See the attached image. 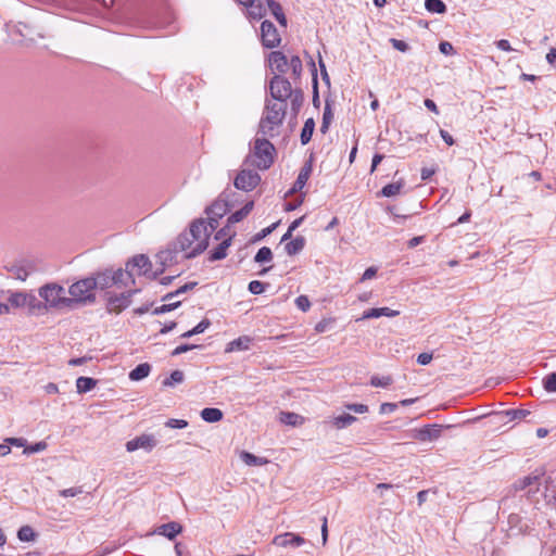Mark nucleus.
<instances>
[{"label":"nucleus","instance_id":"nucleus-48","mask_svg":"<svg viewBox=\"0 0 556 556\" xmlns=\"http://www.w3.org/2000/svg\"><path fill=\"white\" fill-rule=\"evenodd\" d=\"M185 375L181 370H174L163 382L164 386H175L184 381Z\"/></svg>","mask_w":556,"mask_h":556},{"label":"nucleus","instance_id":"nucleus-18","mask_svg":"<svg viewBox=\"0 0 556 556\" xmlns=\"http://www.w3.org/2000/svg\"><path fill=\"white\" fill-rule=\"evenodd\" d=\"M544 498L556 507V475H549L544 480Z\"/></svg>","mask_w":556,"mask_h":556},{"label":"nucleus","instance_id":"nucleus-24","mask_svg":"<svg viewBox=\"0 0 556 556\" xmlns=\"http://www.w3.org/2000/svg\"><path fill=\"white\" fill-rule=\"evenodd\" d=\"M177 253L178 252L175 251V245L173 244V248H168L166 250L160 251L156 254V260L161 265L160 273H163V270L166 266L172 265L170 263L176 261Z\"/></svg>","mask_w":556,"mask_h":556},{"label":"nucleus","instance_id":"nucleus-25","mask_svg":"<svg viewBox=\"0 0 556 556\" xmlns=\"http://www.w3.org/2000/svg\"><path fill=\"white\" fill-rule=\"evenodd\" d=\"M25 306L28 308L30 314H41L47 312L43 302L38 300L31 292L27 293Z\"/></svg>","mask_w":556,"mask_h":556},{"label":"nucleus","instance_id":"nucleus-60","mask_svg":"<svg viewBox=\"0 0 556 556\" xmlns=\"http://www.w3.org/2000/svg\"><path fill=\"white\" fill-rule=\"evenodd\" d=\"M390 42L394 49L401 52H406L409 49L408 45L403 40L391 38Z\"/></svg>","mask_w":556,"mask_h":556},{"label":"nucleus","instance_id":"nucleus-11","mask_svg":"<svg viewBox=\"0 0 556 556\" xmlns=\"http://www.w3.org/2000/svg\"><path fill=\"white\" fill-rule=\"evenodd\" d=\"M262 43L266 48H275L279 46L281 39L276 26L269 22L264 21L261 25Z\"/></svg>","mask_w":556,"mask_h":556},{"label":"nucleus","instance_id":"nucleus-36","mask_svg":"<svg viewBox=\"0 0 556 556\" xmlns=\"http://www.w3.org/2000/svg\"><path fill=\"white\" fill-rule=\"evenodd\" d=\"M97 384V380L90 377H79L76 380V389L78 393H86L91 391Z\"/></svg>","mask_w":556,"mask_h":556},{"label":"nucleus","instance_id":"nucleus-28","mask_svg":"<svg viewBox=\"0 0 556 556\" xmlns=\"http://www.w3.org/2000/svg\"><path fill=\"white\" fill-rule=\"evenodd\" d=\"M268 9L270 10L271 14L275 16L277 22L286 27L287 26V17L282 11V7L280 3L276 2L275 0H267Z\"/></svg>","mask_w":556,"mask_h":556},{"label":"nucleus","instance_id":"nucleus-14","mask_svg":"<svg viewBox=\"0 0 556 556\" xmlns=\"http://www.w3.org/2000/svg\"><path fill=\"white\" fill-rule=\"evenodd\" d=\"M271 543L280 547H299L305 543V539L299 534L286 532L282 534L275 535Z\"/></svg>","mask_w":556,"mask_h":556},{"label":"nucleus","instance_id":"nucleus-34","mask_svg":"<svg viewBox=\"0 0 556 556\" xmlns=\"http://www.w3.org/2000/svg\"><path fill=\"white\" fill-rule=\"evenodd\" d=\"M248 8V15L250 18L258 21L265 15V8L261 2H255V0H252L251 4L245 5Z\"/></svg>","mask_w":556,"mask_h":556},{"label":"nucleus","instance_id":"nucleus-37","mask_svg":"<svg viewBox=\"0 0 556 556\" xmlns=\"http://www.w3.org/2000/svg\"><path fill=\"white\" fill-rule=\"evenodd\" d=\"M241 460L248 466H263L268 463L266 458L257 457L250 452H241L240 454Z\"/></svg>","mask_w":556,"mask_h":556},{"label":"nucleus","instance_id":"nucleus-53","mask_svg":"<svg viewBox=\"0 0 556 556\" xmlns=\"http://www.w3.org/2000/svg\"><path fill=\"white\" fill-rule=\"evenodd\" d=\"M301 417L295 413H281L280 420L290 426H296Z\"/></svg>","mask_w":556,"mask_h":556},{"label":"nucleus","instance_id":"nucleus-16","mask_svg":"<svg viewBox=\"0 0 556 556\" xmlns=\"http://www.w3.org/2000/svg\"><path fill=\"white\" fill-rule=\"evenodd\" d=\"M17 33L25 39L30 42H35L37 38H46L47 35L45 34L43 29L36 28L33 26H29L24 23H20L17 27Z\"/></svg>","mask_w":556,"mask_h":556},{"label":"nucleus","instance_id":"nucleus-10","mask_svg":"<svg viewBox=\"0 0 556 556\" xmlns=\"http://www.w3.org/2000/svg\"><path fill=\"white\" fill-rule=\"evenodd\" d=\"M261 181V176L253 170L242 169L235 178V187L239 190L251 191Z\"/></svg>","mask_w":556,"mask_h":556},{"label":"nucleus","instance_id":"nucleus-7","mask_svg":"<svg viewBox=\"0 0 556 556\" xmlns=\"http://www.w3.org/2000/svg\"><path fill=\"white\" fill-rule=\"evenodd\" d=\"M10 278L26 281V279L34 273L37 271L38 267L31 261H20L4 266Z\"/></svg>","mask_w":556,"mask_h":556},{"label":"nucleus","instance_id":"nucleus-50","mask_svg":"<svg viewBox=\"0 0 556 556\" xmlns=\"http://www.w3.org/2000/svg\"><path fill=\"white\" fill-rule=\"evenodd\" d=\"M47 447H48V444L45 441H40V442H37L31 445H26L23 453L26 455H30L34 453L42 452V451L47 450Z\"/></svg>","mask_w":556,"mask_h":556},{"label":"nucleus","instance_id":"nucleus-5","mask_svg":"<svg viewBox=\"0 0 556 556\" xmlns=\"http://www.w3.org/2000/svg\"><path fill=\"white\" fill-rule=\"evenodd\" d=\"M96 282L87 277L72 283L68 288V300L71 301V308L75 304H88L96 301Z\"/></svg>","mask_w":556,"mask_h":556},{"label":"nucleus","instance_id":"nucleus-45","mask_svg":"<svg viewBox=\"0 0 556 556\" xmlns=\"http://www.w3.org/2000/svg\"><path fill=\"white\" fill-rule=\"evenodd\" d=\"M332 118H333V114L331 112L329 103L327 102L325 105V109H324L323 122H321V126H320V131L323 134L327 132Z\"/></svg>","mask_w":556,"mask_h":556},{"label":"nucleus","instance_id":"nucleus-41","mask_svg":"<svg viewBox=\"0 0 556 556\" xmlns=\"http://www.w3.org/2000/svg\"><path fill=\"white\" fill-rule=\"evenodd\" d=\"M426 9L431 13H444L446 11V5L442 0H425Z\"/></svg>","mask_w":556,"mask_h":556},{"label":"nucleus","instance_id":"nucleus-64","mask_svg":"<svg viewBox=\"0 0 556 556\" xmlns=\"http://www.w3.org/2000/svg\"><path fill=\"white\" fill-rule=\"evenodd\" d=\"M397 408L396 403H382L380 405V414H391Z\"/></svg>","mask_w":556,"mask_h":556},{"label":"nucleus","instance_id":"nucleus-44","mask_svg":"<svg viewBox=\"0 0 556 556\" xmlns=\"http://www.w3.org/2000/svg\"><path fill=\"white\" fill-rule=\"evenodd\" d=\"M35 536H36V533L35 531L33 530L31 527L29 526H23L20 528L18 532H17V538L22 541V542H30V541H34L35 540Z\"/></svg>","mask_w":556,"mask_h":556},{"label":"nucleus","instance_id":"nucleus-26","mask_svg":"<svg viewBox=\"0 0 556 556\" xmlns=\"http://www.w3.org/2000/svg\"><path fill=\"white\" fill-rule=\"evenodd\" d=\"M231 243V237L223 239L222 242L211 251L210 261H219L227 256V249Z\"/></svg>","mask_w":556,"mask_h":556},{"label":"nucleus","instance_id":"nucleus-51","mask_svg":"<svg viewBox=\"0 0 556 556\" xmlns=\"http://www.w3.org/2000/svg\"><path fill=\"white\" fill-rule=\"evenodd\" d=\"M195 286H197V282H188V283L184 285L182 287H180L179 289H177L175 292H170V293L166 294L163 298V300L164 301H169V300H172L174 296H176L178 294L185 293L188 290H192Z\"/></svg>","mask_w":556,"mask_h":556},{"label":"nucleus","instance_id":"nucleus-54","mask_svg":"<svg viewBox=\"0 0 556 556\" xmlns=\"http://www.w3.org/2000/svg\"><path fill=\"white\" fill-rule=\"evenodd\" d=\"M266 286H268L267 283H264L262 281H258V280H252L250 283H249V291L252 293V294H261L265 291V288Z\"/></svg>","mask_w":556,"mask_h":556},{"label":"nucleus","instance_id":"nucleus-46","mask_svg":"<svg viewBox=\"0 0 556 556\" xmlns=\"http://www.w3.org/2000/svg\"><path fill=\"white\" fill-rule=\"evenodd\" d=\"M289 70H291L294 78H299L302 74V61L298 55L291 56L289 61Z\"/></svg>","mask_w":556,"mask_h":556},{"label":"nucleus","instance_id":"nucleus-32","mask_svg":"<svg viewBox=\"0 0 556 556\" xmlns=\"http://www.w3.org/2000/svg\"><path fill=\"white\" fill-rule=\"evenodd\" d=\"M357 418L350 414H342L332 418L331 424L337 429H344L354 424Z\"/></svg>","mask_w":556,"mask_h":556},{"label":"nucleus","instance_id":"nucleus-20","mask_svg":"<svg viewBox=\"0 0 556 556\" xmlns=\"http://www.w3.org/2000/svg\"><path fill=\"white\" fill-rule=\"evenodd\" d=\"M191 237H193V235L190 233V231H186V232L181 233L177 238V240L174 242L175 251L176 252H185L186 258H187L188 252H190L192 250V248L194 247V241L191 239Z\"/></svg>","mask_w":556,"mask_h":556},{"label":"nucleus","instance_id":"nucleus-31","mask_svg":"<svg viewBox=\"0 0 556 556\" xmlns=\"http://www.w3.org/2000/svg\"><path fill=\"white\" fill-rule=\"evenodd\" d=\"M305 247V238L302 236H299L294 238L293 240L289 241L285 245V250L288 255H295L300 253Z\"/></svg>","mask_w":556,"mask_h":556},{"label":"nucleus","instance_id":"nucleus-49","mask_svg":"<svg viewBox=\"0 0 556 556\" xmlns=\"http://www.w3.org/2000/svg\"><path fill=\"white\" fill-rule=\"evenodd\" d=\"M543 388L547 392H556V372H552L543 378Z\"/></svg>","mask_w":556,"mask_h":556},{"label":"nucleus","instance_id":"nucleus-2","mask_svg":"<svg viewBox=\"0 0 556 556\" xmlns=\"http://www.w3.org/2000/svg\"><path fill=\"white\" fill-rule=\"evenodd\" d=\"M216 228L217 219L213 217H210L208 222L199 219L191 224L189 231L193 235L191 239L194 241V247L188 252L187 258L195 257L207 248L210 236Z\"/></svg>","mask_w":556,"mask_h":556},{"label":"nucleus","instance_id":"nucleus-59","mask_svg":"<svg viewBox=\"0 0 556 556\" xmlns=\"http://www.w3.org/2000/svg\"><path fill=\"white\" fill-rule=\"evenodd\" d=\"M439 50L441 53L446 54V55L455 53L453 45L448 41H441L439 43Z\"/></svg>","mask_w":556,"mask_h":556},{"label":"nucleus","instance_id":"nucleus-47","mask_svg":"<svg viewBox=\"0 0 556 556\" xmlns=\"http://www.w3.org/2000/svg\"><path fill=\"white\" fill-rule=\"evenodd\" d=\"M392 383V378L390 376H372L370 379V384L376 388H387Z\"/></svg>","mask_w":556,"mask_h":556},{"label":"nucleus","instance_id":"nucleus-56","mask_svg":"<svg viewBox=\"0 0 556 556\" xmlns=\"http://www.w3.org/2000/svg\"><path fill=\"white\" fill-rule=\"evenodd\" d=\"M295 305L302 312H306L311 307V302L306 295H300L295 299Z\"/></svg>","mask_w":556,"mask_h":556},{"label":"nucleus","instance_id":"nucleus-40","mask_svg":"<svg viewBox=\"0 0 556 556\" xmlns=\"http://www.w3.org/2000/svg\"><path fill=\"white\" fill-rule=\"evenodd\" d=\"M206 213L208 218L213 217L218 220V218L223 217L226 213V204L222 202H215L206 210Z\"/></svg>","mask_w":556,"mask_h":556},{"label":"nucleus","instance_id":"nucleus-35","mask_svg":"<svg viewBox=\"0 0 556 556\" xmlns=\"http://www.w3.org/2000/svg\"><path fill=\"white\" fill-rule=\"evenodd\" d=\"M314 128H315V122L313 118H308L305 121L304 123V126L301 130V143L303 146L307 144L311 139H312V136H313V132H314Z\"/></svg>","mask_w":556,"mask_h":556},{"label":"nucleus","instance_id":"nucleus-58","mask_svg":"<svg viewBox=\"0 0 556 556\" xmlns=\"http://www.w3.org/2000/svg\"><path fill=\"white\" fill-rule=\"evenodd\" d=\"M83 492L81 488H68L61 490L59 493L63 497H74L79 495Z\"/></svg>","mask_w":556,"mask_h":556},{"label":"nucleus","instance_id":"nucleus-4","mask_svg":"<svg viewBox=\"0 0 556 556\" xmlns=\"http://www.w3.org/2000/svg\"><path fill=\"white\" fill-rule=\"evenodd\" d=\"M274 146L266 137L256 138L254 141L253 152L247 157L245 162L258 169H267L274 162Z\"/></svg>","mask_w":556,"mask_h":556},{"label":"nucleus","instance_id":"nucleus-30","mask_svg":"<svg viewBox=\"0 0 556 556\" xmlns=\"http://www.w3.org/2000/svg\"><path fill=\"white\" fill-rule=\"evenodd\" d=\"M151 366L148 363L139 364L129 372V379L132 381L142 380L149 376Z\"/></svg>","mask_w":556,"mask_h":556},{"label":"nucleus","instance_id":"nucleus-52","mask_svg":"<svg viewBox=\"0 0 556 556\" xmlns=\"http://www.w3.org/2000/svg\"><path fill=\"white\" fill-rule=\"evenodd\" d=\"M530 415V410L518 408L507 410V416H509L510 420H521L527 418Z\"/></svg>","mask_w":556,"mask_h":556},{"label":"nucleus","instance_id":"nucleus-15","mask_svg":"<svg viewBox=\"0 0 556 556\" xmlns=\"http://www.w3.org/2000/svg\"><path fill=\"white\" fill-rule=\"evenodd\" d=\"M270 68L277 73L285 74L289 70V61L281 51H273L269 54Z\"/></svg>","mask_w":556,"mask_h":556},{"label":"nucleus","instance_id":"nucleus-22","mask_svg":"<svg viewBox=\"0 0 556 556\" xmlns=\"http://www.w3.org/2000/svg\"><path fill=\"white\" fill-rule=\"evenodd\" d=\"M400 312L390 307H377L370 308L364 312L362 319L379 318L381 316L395 317L399 316Z\"/></svg>","mask_w":556,"mask_h":556},{"label":"nucleus","instance_id":"nucleus-55","mask_svg":"<svg viewBox=\"0 0 556 556\" xmlns=\"http://www.w3.org/2000/svg\"><path fill=\"white\" fill-rule=\"evenodd\" d=\"M188 426V421L185 419L170 418L165 422V427L170 429H184Z\"/></svg>","mask_w":556,"mask_h":556},{"label":"nucleus","instance_id":"nucleus-57","mask_svg":"<svg viewBox=\"0 0 556 556\" xmlns=\"http://www.w3.org/2000/svg\"><path fill=\"white\" fill-rule=\"evenodd\" d=\"M345 408L356 414H364L368 412V406L365 404H346Z\"/></svg>","mask_w":556,"mask_h":556},{"label":"nucleus","instance_id":"nucleus-42","mask_svg":"<svg viewBox=\"0 0 556 556\" xmlns=\"http://www.w3.org/2000/svg\"><path fill=\"white\" fill-rule=\"evenodd\" d=\"M211 323L208 319L201 320L195 327H193L191 330H188L181 334V338H191L195 334L204 332L208 327Z\"/></svg>","mask_w":556,"mask_h":556},{"label":"nucleus","instance_id":"nucleus-33","mask_svg":"<svg viewBox=\"0 0 556 556\" xmlns=\"http://www.w3.org/2000/svg\"><path fill=\"white\" fill-rule=\"evenodd\" d=\"M201 418L206 422H217L223 418V412L218 408L206 407L201 410Z\"/></svg>","mask_w":556,"mask_h":556},{"label":"nucleus","instance_id":"nucleus-19","mask_svg":"<svg viewBox=\"0 0 556 556\" xmlns=\"http://www.w3.org/2000/svg\"><path fill=\"white\" fill-rule=\"evenodd\" d=\"M112 275L114 278V286L116 287H127L129 283H135L134 274L131 270L127 269V266L125 269H117L112 270Z\"/></svg>","mask_w":556,"mask_h":556},{"label":"nucleus","instance_id":"nucleus-63","mask_svg":"<svg viewBox=\"0 0 556 556\" xmlns=\"http://www.w3.org/2000/svg\"><path fill=\"white\" fill-rule=\"evenodd\" d=\"M179 304H180V302H175L174 304H163L162 306L156 307L154 309L153 314L159 315V314L169 312V311L176 308Z\"/></svg>","mask_w":556,"mask_h":556},{"label":"nucleus","instance_id":"nucleus-62","mask_svg":"<svg viewBox=\"0 0 556 556\" xmlns=\"http://www.w3.org/2000/svg\"><path fill=\"white\" fill-rule=\"evenodd\" d=\"M198 348V345H194V344H181V345H178L176 349H174V351L172 352V355L173 356H178L180 354H184L192 349H195Z\"/></svg>","mask_w":556,"mask_h":556},{"label":"nucleus","instance_id":"nucleus-39","mask_svg":"<svg viewBox=\"0 0 556 556\" xmlns=\"http://www.w3.org/2000/svg\"><path fill=\"white\" fill-rule=\"evenodd\" d=\"M27 293L24 291L12 292L9 296V303L16 308L25 307Z\"/></svg>","mask_w":556,"mask_h":556},{"label":"nucleus","instance_id":"nucleus-61","mask_svg":"<svg viewBox=\"0 0 556 556\" xmlns=\"http://www.w3.org/2000/svg\"><path fill=\"white\" fill-rule=\"evenodd\" d=\"M5 443L13 445V446L25 448L27 445V440L24 438H7Z\"/></svg>","mask_w":556,"mask_h":556},{"label":"nucleus","instance_id":"nucleus-27","mask_svg":"<svg viewBox=\"0 0 556 556\" xmlns=\"http://www.w3.org/2000/svg\"><path fill=\"white\" fill-rule=\"evenodd\" d=\"M251 339L247 336L239 337L230 341L226 346V352H235V351H247L250 348Z\"/></svg>","mask_w":556,"mask_h":556},{"label":"nucleus","instance_id":"nucleus-9","mask_svg":"<svg viewBox=\"0 0 556 556\" xmlns=\"http://www.w3.org/2000/svg\"><path fill=\"white\" fill-rule=\"evenodd\" d=\"M157 440L154 434L152 433H142L129 441L126 442V451L127 452H135L137 450H143L148 453H150L156 445Z\"/></svg>","mask_w":556,"mask_h":556},{"label":"nucleus","instance_id":"nucleus-17","mask_svg":"<svg viewBox=\"0 0 556 556\" xmlns=\"http://www.w3.org/2000/svg\"><path fill=\"white\" fill-rule=\"evenodd\" d=\"M312 173V164L309 162L305 163L300 173L298 175L296 180L294 181L292 188L289 190L288 194L296 193L301 191L306 185Z\"/></svg>","mask_w":556,"mask_h":556},{"label":"nucleus","instance_id":"nucleus-8","mask_svg":"<svg viewBox=\"0 0 556 556\" xmlns=\"http://www.w3.org/2000/svg\"><path fill=\"white\" fill-rule=\"evenodd\" d=\"M270 94L275 101L287 103V99L291 96V84L281 75H275L269 85Z\"/></svg>","mask_w":556,"mask_h":556},{"label":"nucleus","instance_id":"nucleus-29","mask_svg":"<svg viewBox=\"0 0 556 556\" xmlns=\"http://www.w3.org/2000/svg\"><path fill=\"white\" fill-rule=\"evenodd\" d=\"M253 202L245 203L240 210L236 211L228 217V224H236L245 218L253 210Z\"/></svg>","mask_w":556,"mask_h":556},{"label":"nucleus","instance_id":"nucleus-12","mask_svg":"<svg viewBox=\"0 0 556 556\" xmlns=\"http://www.w3.org/2000/svg\"><path fill=\"white\" fill-rule=\"evenodd\" d=\"M442 433V426L428 425L420 429L414 430L413 438L421 442H432L438 440Z\"/></svg>","mask_w":556,"mask_h":556},{"label":"nucleus","instance_id":"nucleus-43","mask_svg":"<svg viewBox=\"0 0 556 556\" xmlns=\"http://www.w3.org/2000/svg\"><path fill=\"white\" fill-rule=\"evenodd\" d=\"M273 260V252L268 247L261 248L254 256L256 263H267Z\"/></svg>","mask_w":556,"mask_h":556},{"label":"nucleus","instance_id":"nucleus-6","mask_svg":"<svg viewBox=\"0 0 556 556\" xmlns=\"http://www.w3.org/2000/svg\"><path fill=\"white\" fill-rule=\"evenodd\" d=\"M137 292H139L138 289L128 290L119 294L108 291L105 293L108 312L111 314H119L131 304V296Z\"/></svg>","mask_w":556,"mask_h":556},{"label":"nucleus","instance_id":"nucleus-23","mask_svg":"<svg viewBox=\"0 0 556 556\" xmlns=\"http://www.w3.org/2000/svg\"><path fill=\"white\" fill-rule=\"evenodd\" d=\"M96 282V289H109L114 286V278L112 270H105L98 273L94 277H90Z\"/></svg>","mask_w":556,"mask_h":556},{"label":"nucleus","instance_id":"nucleus-13","mask_svg":"<svg viewBox=\"0 0 556 556\" xmlns=\"http://www.w3.org/2000/svg\"><path fill=\"white\" fill-rule=\"evenodd\" d=\"M127 269L131 270L135 275H147L151 270V262L148 256L139 254L134 256L126 263Z\"/></svg>","mask_w":556,"mask_h":556},{"label":"nucleus","instance_id":"nucleus-1","mask_svg":"<svg viewBox=\"0 0 556 556\" xmlns=\"http://www.w3.org/2000/svg\"><path fill=\"white\" fill-rule=\"evenodd\" d=\"M286 112L287 103L271 100L266 101L258 125V132L264 137H274L285 119Z\"/></svg>","mask_w":556,"mask_h":556},{"label":"nucleus","instance_id":"nucleus-21","mask_svg":"<svg viewBox=\"0 0 556 556\" xmlns=\"http://www.w3.org/2000/svg\"><path fill=\"white\" fill-rule=\"evenodd\" d=\"M181 531L182 527L176 521L164 523L156 529L157 534L163 535L168 540H174L179 533H181Z\"/></svg>","mask_w":556,"mask_h":556},{"label":"nucleus","instance_id":"nucleus-38","mask_svg":"<svg viewBox=\"0 0 556 556\" xmlns=\"http://www.w3.org/2000/svg\"><path fill=\"white\" fill-rule=\"evenodd\" d=\"M403 187H404L403 180L392 182V184L384 186L381 189L380 194L386 198H391V197L397 195L401 192Z\"/></svg>","mask_w":556,"mask_h":556},{"label":"nucleus","instance_id":"nucleus-3","mask_svg":"<svg viewBox=\"0 0 556 556\" xmlns=\"http://www.w3.org/2000/svg\"><path fill=\"white\" fill-rule=\"evenodd\" d=\"M38 295L43 302L46 311L71 308V301L66 290L58 282H48L38 289Z\"/></svg>","mask_w":556,"mask_h":556}]
</instances>
